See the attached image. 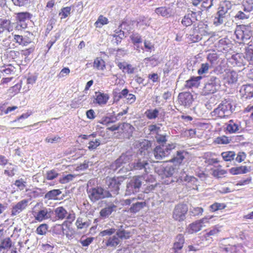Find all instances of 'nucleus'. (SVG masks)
<instances>
[{
    "instance_id": "6",
    "label": "nucleus",
    "mask_w": 253,
    "mask_h": 253,
    "mask_svg": "<svg viewBox=\"0 0 253 253\" xmlns=\"http://www.w3.org/2000/svg\"><path fill=\"white\" fill-rule=\"evenodd\" d=\"M71 6H67L61 8L59 15L61 16V19H64L71 14Z\"/></svg>"
},
{
    "instance_id": "13",
    "label": "nucleus",
    "mask_w": 253,
    "mask_h": 253,
    "mask_svg": "<svg viewBox=\"0 0 253 253\" xmlns=\"http://www.w3.org/2000/svg\"><path fill=\"white\" fill-rule=\"evenodd\" d=\"M253 10V8L251 6L245 7L243 5L242 11L244 12L246 14L249 16L250 15V12Z\"/></svg>"
},
{
    "instance_id": "17",
    "label": "nucleus",
    "mask_w": 253,
    "mask_h": 253,
    "mask_svg": "<svg viewBox=\"0 0 253 253\" xmlns=\"http://www.w3.org/2000/svg\"><path fill=\"white\" fill-rule=\"evenodd\" d=\"M119 32H123V31L122 30V29H121Z\"/></svg>"
},
{
    "instance_id": "15",
    "label": "nucleus",
    "mask_w": 253,
    "mask_h": 253,
    "mask_svg": "<svg viewBox=\"0 0 253 253\" xmlns=\"http://www.w3.org/2000/svg\"><path fill=\"white\" fill-rule=\"evenodd\" d=\"M192 4L195 6H197L202 0H191Z\"/></svg>"
},
{
    "instance_id": "8",
    "label": "nucleus",
    "mask_w": 253,
    "mask_h": 253,
    "mask_svg": "<svg viewBox=\"0 0 253 253\" xmlns=\"http://www.w3.org/2000/svg\"><path fill=\"white\" fill-rule=\"evenodd\" d=\"M108 22V19L106 17L101 15L98 17L97 20L95 23V25L97 27H101L102 25L107 24Z\"/></svg>"
},
{
    "instance_id": "16",
    "label": "nucleus",
    "mask_w": 253,
    "mask_h": 253,
    "mask_svg": "<svg viewBox=\"0 0 253 253\" xmlns=\"http://www.w3.org/2000/svg\"><path fill=\"white\" fill-rule=\"evenodd\" d=\"M125 24H123L121 25V27H122L123 25H125Z\"/></svg>"
},
{
    "instance_id": "12",
    "label": "nucleus",
    "mask_w": 253,
    "mask_h": 253,
    "mask_svg": "<svg viewBox=\"0 0 253 253\" xmlns=\"http://www.w3.org/2000/svg\"><path fill=\"white\" fill-rule=\"evenodd\" d=\"M220 4H221L224 7L227 8V9L229 11L231 9L232 6L230 1L227 0H225L223 1Z\"/></svg>"
},
{
    "instance_id": "7",
    "label": "nucleus",
    "mask_w": 253,
    "mask_h": 253,
    "mask_svg": "<svg viewBox=\"0 0 253 253\" xmlns=\"http://www.w3.org/2000/svg\"><path fill=\"white\" fill-rule=\"evenodd\" d=\"M27 24L25 22L12 23V26L14 27V30L22 31L27 28Z\"/></svg>"
},
{
    "instance_id": "14",
    "label": "nucleus",
    "mask_w": 253,
    "mask_h": 253,
    "mask_svg": "<svg viewBox=\"0 0 253 253\" xmlns=\"http://www.w3.org/2000/svg\"><path fill=\"white\" fill-rule=\"evenodd\" d=\"M55 2L53 0L49 1L46 4V7L48 8H52L54 5Z\"/></svg>"
},
{
    "instance_id": "2",
    "label": "nucleus",
    "mask_w": 253,
    "mask_h": 253,
    "mask_svg": "<svg viewBox=\"0 0 253 253\" xmlns=\"http://www.w3.org/2000/svg\"><path fill=\"white\" fill-rule=\"evenodd\" d=\"M14 30V27L12 26V23L5 19H0V32H11Z\"/></svg>"
},
{
    "instance_id": "1",
    "label": "nucleus",
    "mask_w": 253,
    "mask_h": 253,
    "mask_svg": "<svg viewBox=\"0 0 253 253\" xmlns=\"http://www.w3.org/2000/svg\"><path fill=\"white\" fill-rule=\"evenodd\" d=\"M155 12L157 14L167 18L173 16L175 13L174 9L170 6H162L156 8Z\"/></svg>"
},
{
    "instance_id": "3",
    "label": "nucleus",
    "mask_w": 253,
    "mask_h": 253,
    "mask_svg": "<svg viewBox=\"0 0 253 253\" xmlns=\"http://www.w3.org/2000/svg\"><path fill=\"white\" fill-rule=\"evenodd\" d=\"M229 10L227 9V8L224 7L221 4L218 7V11L217 12V22L219 24L223 23V18L226 16V15L228 13Z\"/></svg>"
},
{
    "instance_id": "5",
    "label": "nucleus",
    "mask_w": 253,
    "mask_h": 253,
    "mask_svg": "<svg viewBox=\"0 0 253 253\" xmlns=\"http://www.w3.org/2000/svg\"><path fill=\"white\" fill-rule=\"evenodd\" d=\"M13 4L19 7H27L30 5L31 0H11Z\"/></svg>"
},
{
    "instance_id": "4",
    "label": "nucleus",
    "mask_w": 253,
    "mask_h": 253,
    "mask_svg": "<svg viewBox=\"0 0 253 253\" xmlns=\"http://www.w3.org/2000/svg\"><path fill=\"white\" fill-rule=\"evenodd\" d=\"M32 15L28 12H19L17 14L16 18L18 20L17 22H25L31 18Z\"/></svg>"
},
{
    "instance_id": "11",
    "label": "nucleus",
    "mask_w": 253,
    "mask_h": 253,
    "mask_svg": "<svg viewBox=\"0 0 253 253\" xmlns=\"http://www.w3.org/2000/svg\"><path fill=\"white\" fill-rule=\"evenodd\" d=\"M181 23L184 26H190L192 23V20L189 15H185L183 18Z\"/></svg>"
},
{
    "instance_id": "9",
    "label": "nucleus",
    "mask_w": 253,
    "mask_h": 253,
    "mask_svg": "<svg viewBox=\"0 0 253 253\" xmlns=\"http://www.w3.org/2000/svg\"><path fill=\"white\" fill-rule=\"evenodd\" d=\"M249 17L250 16L246 14L242 10L239 11L235 16V18L239 20L247 19H248Z\"/></svg>"
},
{
    "instance_id": "10",
    "label": "nucleus",
    "mask_w": 253,
    "mask_h": 253,
    "mask_svg": "<svg viewBox=\"0 0 253 253\" xmlns=\"http://www.w3.org/2000/svg\"><path fill=\"white\" fill-rule=\"evenodd\" d=\"M213 1L214 0H202V6L209 9L213 5Z\"/></svg>"
}]
</instances>
